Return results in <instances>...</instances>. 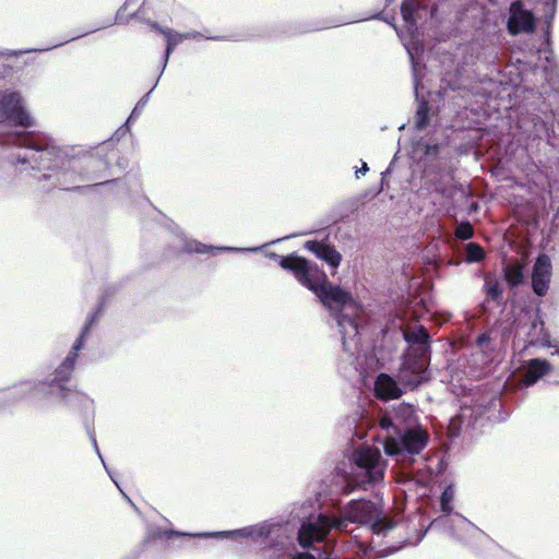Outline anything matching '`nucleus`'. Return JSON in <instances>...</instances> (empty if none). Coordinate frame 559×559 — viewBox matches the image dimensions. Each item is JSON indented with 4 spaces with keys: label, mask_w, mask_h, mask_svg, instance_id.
I'll use <instances>...</instances> for the list:
<instances>
[{
    "label": "nucleus",
    "mask_w": 559,
    "mask_h": 559,
    "mask_svg": "<svg viewBox=\"0 0 559 559\" xmlns=\"http://www.w3.org/2000/svg\"><path fill=\"white\" fill-rule=\"evenodd\" d=\"M352 438L380 442L384 453L408 467L430 441L428 429L421 425L417 407L397 403L385 408H361L346 418Z\"/></svg>",
    "instance_id": "nucleus-1"
},
{
    "label": "nucleus",
    "mask_w": 559,
    "mask_h": 559,
    "mask_svg": "<svg viewBox=\"0 0 559 559\" xmlns=\"http://www.w3.org/2000/svg\"><path fill=\"white\" fill-rule=\"evenodd\" d=\"M350 523L371 536L370 550L373 538L389 537L400 525L386 516L381 503L359 498L349 500L340 513L317 511L310 503L297 506L284 523V532L292 526L296 528V542L301 548L318 547L331 532L345 530Z\"/></svg>",
    "instance_id": "nucleus-2"
},
{
    "label": "nucleus",
    "mask_w": 559,
    "mask_h": 559,
    "mask_svg": "<svg viewBox=\"0 0 559 559\" xmlns=\"http://www.w3.org/2000/svg\"><path fill=\"white\" fill-rule=\"evenodd\" d=\"M112 147V141L107 140L95 148V152H83L74 146L57 145L52 139L46 150L31 152L28 158L35 166L31 176H36L44 191L60 189L66 191L79 190L81 181L103 179L111 175L110 157L104 154ZM24 154L22 158H26Z\"/></svg>",
    "instance_id": "nucleus-3"
},
{
    "label": "nucleus",
    "mask_w": 559,
    "mask_h": 559,
    "mask_svg": "<svg viewBox=\"0 0 559 559\" xmlns=\"http://www.w3.org/2000/svg\"><path fill=\"white\" fill-rule=\"evenodd\" d=\"M35 119L31 116L20 92H0V146L5 150L0 155V182H9L15 176L32 175L35 166L29 151H44L52 138L35 130Z\"/></svg>",
    "instance_id": "nucleus-4"
},
{
    "label": "nucleus",
    "mask_w": 559,
    "mask_h": 559,
    "mask_svg": "<svg viewBox=\"0 0 559 559\" xmlns=\"http://www.w3.org/2000/svg\"><path fill=\"white\" fill-rule=\"evenodd\" d=\"M318 302L329 312L330 320L341 335L342 347L349 357L359 355L362 347V335L368 326L358 312L361 309L353 293L340 284L325 280L313 293Z\"/></svg>",
    "instance_id": "nucleus-5"
},
{
    "label": "nucleus",
    "mask_w": 559,
    "mask_h": 559,
    "mask_svg": "<svg viewBox=\"0 0 559 559\" xmlns=\"http://www.w3.org/2000/svg\"><path fill=\"white\" fill-rule=\"evenodd\" d=\"M450 515L451 514L442 513L432 520L427 526H425L424 523H420L419 525L421 528H415L416 538L414 540L411 536L396 543L384 540L385 537H380L378 539L373 538L372 551H374L379 558L388 557L401 550L406 545H418L425 538L429 530H438L447 533L460 544L471 548L477 556L480 555L478 549L479 546L487 548L497 547L489 535L465 516L460 513H455L454 518H450Z\"/></svg>",
    "instance_id": "nucleus-6"
},
{
    "label": "nucleus",
    "mask_w": 559,
    "mask_h": 559,
    "mask_svg": "<svg viewBox=\"0 0 559 559\" xmlns=\"http://www.w3.org/2000/svg\"><path fill=\"white\" fill-rule=\"evenodd\" d=\"M441 150L442 145L437 142L426 139L413 141L409 158L419 174L415 168L411 170V176L406 179L409 189L418 192H435L444 198L453 195V175L449 168L440 164Z\"/></svg>",
    "instance_id": "nucleus-7"
},
{
    "label": "nucleus",
    "mask_w": 559,
    "mask_h": 559,
    "mask_svg": "<svg viewBox=\"0 0 559 559\" xmlns=\"http://www.w3.org/2000/svg\"><path fill=\"white\" fill-rule=\"evenodd\" d=\"M386 462L379 449L369 445L347 449L345 457L334 468L335 477L350 492L355 487L366 488L383 481Z\"/></svg>",
    "instance_id": "nucleus-8"
},
{
    "label": "nucleus",
    "mask_w": 559,
    "mask_h": 559,
    "mask_svg": "<svg viewBox=\"0 0 559 559\" xmlns=\"http://www.w3.org/2000/svg\"><path fill=\"white\" fill-rule=\"evenodd\" d=\"M400 319L393 318L379 328L380 345L391 349V342L406 343L401 356L402 362L406 360H419L424 370L428 369L431 353V336L424 325H416L413 330H403Z\"/></svg>",
    "instance_id": "nucleus-9"
},
{
    "label": "nucleus",
    "mask_w": 559,
    "mask_h": 559,
    "mask_svg": "<svg viewBox=\"0 0 559 559\" xmlns=\"http://www.w3.org/2000/svg\"><path fill=\"white\" fill-rule=\"evenodd\" d=\"M522 337L524 347L550 348L551 335L545 326L542 301L530 302L520 308L512 321L502 328V338Z\"/></svg>",
    "instance_id": "nucleus-10"
},
{
    "label": "nucleus",
    "mask_w": 559,
    "mask_h": 559,
    "mask_svg": "<svg viewBox=\"0 0 559 559\" xmlns=\"http://www.w3.org/2000/svg\"><path fill=\"white\" fill-rule=\"evenodd\" d=\"M430 380L429 370H424L419 360L401 362L397 374L379 373L373 382L377 397L389 401L418 389Z\"/></svg>",
    "instance_id": "nucleus-11"
},
{
    "label": "nucleus",
    "mask_w": 559,
    "mask_h": 559,
    "mask_svg": "<svg viewBox=\"0 0 559 559\" xmlns=\"http://www.w3.org/2000/svg\"><path fill=\"white\" fill-rule=\"evenodd\" d=\"M71 379H59L51 374L48 400L61 402L72 413H78L83 426L94 423V400L83 392L72 390L68 384Z\"/></svg>",
    "instance_id": "nucleus-12"
},
{
    "label": "nucleus",
    "mask_w": 559,
    "mask_h": 559,
    "mask_svg": "<svg viewBox=\"0 0 559 559\" xmlns=\"http://www.w3.org/2000/svg\"><path fill=\"white\" fill-rule=\"evenodd\" d=\"M50 383L51 372L20 381L0 395V412L26 400H48Z\"/></svg>",
    "instance_id": "nucleus-13"
},
{
    "label": "nucleus",
    "mask_w": 559,
    "mask_h": 559,
    "mask_svg": "<svg viewBox=\"0 0 559 559\" xmlns=\"http://www.w3.org/2000/svg\"><path fill=\"white\" fill-rule=\"evenodd\" d=\"M286 272L290 273L302 287L312 294L326 278V273L316 262L299 254L289 263Z\"/></svg>",
    "instance_id": "nucleus-14"
},
{
    "label": "nucleus",
    "mask_w": 559,
    "mask_h": 559,
    "mask_svg": "<svg viewBox=\"0 0 559 559\" xmlns=\"http://www.w3.org/2000/svg\"><path fill=\"white\" fill-rule=\"evenodd\" d=\"M284 531V523L280 521H263L255 525H249L241 528L228 530V531H213L200 534L201 536L223 539V538H252V539H266L275 531Z\"/></svg>",
    "instance_id": "nucleus-15"
},
{
    "label": "nucleus",
    "mask_w": 559,
    "mask_h": 559,
    "mask_svg": "<svg viewBox=\"0 0 559 559\" xmlns=\"http://www.w3.org/2000/svg\"><path fill=\"white\" fill-rule=\"evenodd\" d=\"M537 17L532 9L525 7L523 0H513L508 8L507 31L511 36L534 33Z\"/></svg>",
    "instance_id": "nucleus-16"
},
{
    "label": "nucleus",
    "mask_w": 559,
    "mask_h": 559,
    "mask_svg": "<svg viewBox=\"0 0 559 559\" xmlns=\"http://www.w3.org/2000/svg\"><path fill=\"white\" fill-rule=\"evenodd\" d=\"M404 46L407 50L412 66L413 84L417 99V108L415 111V128L418 131H424L427 129L431 120V106L429 102L424 98H418V86L424 75V68L420 69V62L417 60L413 49L407 44H404Z\"/></svg>",
    "instance_id": "nucleus-17"
},
{
    "label": "nucleus",
    "mask_w": 559,
    "mask_h": 559,
    "mask_svg": "<svg viewBox=\"0 0 559 559\" xmlns=\"http://www.w3.org/2000/svg\"><path fill=\"white\" fill-rule=\"evenodd\" d=\"M476 417H485L491 423L504 421L510 416L500 395L492 393L478 399L472 409Z\"/></svg>",
    "instance_id": "nucleus-18"
},
{
    "label": "nucleus",
    "mask_w": 559,
    "mask_h": 559,
    "mask_svg": "<svg viewBox=\"0 0 559 559\" xmlns=\"http://www.w3.org/2000/svg\"><path fill=\"white\" fill-rule=\"evenodd\" d=\"M519 369V386L526 389L548 376L554 370V366L546 358L535 357L521 361Z\"/></svg>",
    "instance_id": "nucleus-19"
},
{
    "label": "nucleus",
    "mask_w": 559,
    "mask_h": 559,
    "mask_svg": "<svg viewBox=\"0 0 559 559\" xmlns=\"http://www.w3.org/2000/svg\"><path fill=\"white\" fill-rule=\"evenodd\" d=\"M551 274L552 265L550 258L545 253L538 254L534 261L531 274L532 290L537 297H544L548 293Z\"/></svg>",
    "instance_id": "nucleus-20"
},
{
    "label": "nucleus",
    "mask_w": 559,
    "mask_h": 559,
    "mask_svg": "<svg viewBox=\"0 0 559 559\" xmlns=\"http://www.w3.org/2000/svg\"><path fill=\"white\" fill-rule=\"evenodd\" d=\"M88 335L79 333L69 353L62 361L51 371L59 379H72L81 350L85 347Z\"/></svg>",
    "instance_id": "nucleus-21"
},
{
    "label": "nucleus",
    "mask_w": 559,
    "mask_h": 559,
    "mask_svg": "<svg viewBox=\"0 0 559 559\" xmlns=\"http://www.w3.org/2000/svg\"><path fill=\"white\" fill-rule=\"evenodd\" d=\"M261 250V247H249V248H240V247H230V246H214L206 245L195 239L185 240L182 251L186 253H222V252H257Z\"/></svg>",
    "instance_id": "nucleus-22"
},
{
    "label": "nucleus",
    "mask_w": 559,
    "mask_h": 559,
    "mask_svg": "<svg viewBox=\"0 0 559 559\" xmlns=\"http://www.w3.org/2000/svg\"><path fill=\"white\" fill-rule=\"evenodd\" d=\"M532 134L536 138H545L547 143L550 145H555L556 132L554 129V122H559L558 120H552L551 117H542L539 115L532 116Z\"/></svg>",
    "instance_id": "nucleus-23"
},
{
    "label": "nucleus",
    "mask_w": 559,
    "mask_h": 559,
    "mask_svg": "<svg viewBox=\"0 0 559 559\" xmlns=\"http://www.w3.org/2000/svg\"><path fill=\"white\" fill-rule=\"evenodd\" d=\"M457 22L461 27L481 28L485 22L484 10L478 4H473L457 13Z\"/></svg>",
    "instance_id": "nucleus-24"
},
{
    "label": "nucleus",
    "mask_w": 559,
    "mask_h": 559,
    "mask_svg": "<svg viewBox=\"0 0 559 559\" xmlns=\"http://www.w3.org/2000/svg\"><path fill=\"white\" fill-rule=\"evenodd\" d=\"M204 533L205 532L190 533V532L177 531L174 528L167 530V528H162L159 526H151L147 531L145 542H147L150 539L155 540V539H162V538L170 539L173 537H190V538L207 539L209 537L199 535V534H204Z\"/></svg>",
    "instance_id": "nucleus-25"
},
{
    "label": "nucleus",
    "mask_w": 559,
    "mask_h": 559,
    "mask_svg": "<svg viewBox=\"0 0 559 559\" xmlns=\"http://www.w3.org/2000/svg\"><path fill=\"white\" fill-rule=\"evenodd\" d=\"M102 27H98V28H94V29H91V31H87L83 34H80V35H76V36H73L72 38L66 40V41H62V43H58V44H55L52 45L51 47H48V48H27V49H22V50H10V49H4V50H1L0 51V56L1 57H17V56H22V55H25V53H31V52H44V51H48L50 49H55V48H58V47H61L63 46L64 44L69 43V41H72V40H76L81 37H84L88 34H92V33H95L97 31H99Z\"/></svg>",
    "instance_id": "nucleus-26"
},
{
    "label": "nucleus",
    "mask_w": 559,
    "mask_h": 559,
    "mask_svg": "<svg viewBox=\"0 0 559 559\" xmlns=\"http://www.w3.org/2000/svg\"><path fill=\"white\" fill-rule=\"evenodd\" d=\"M317 258L326 263L333 270H336L343 260L342 254L328 241V239H325V243L320 249Z\"/></svg>",
    "instance_id": "nucleus-27"
},
{
    "label": "nucleus",
    "mask_w": 559,
    "mask_h": 559,
    "mask_svg": "<svg viewBox=\"0 0 559 559\" xmlns=\"http://www.w3.org/2000/svg\"><path fill=\"white\" fill-rule=\"evenodd\" d=\"M288 559H338L333 555H324L321 547L302 548V550H294Z\"/></svg>",
    "instance_id": "nucleus-28"
},
{
    "label": "nucleus",
    "mask_w": 559,
    "mask_h": 559,
    "mask_svg": "<svg viewBox=\"0 0 559 559\" xmlns=\"http://www.w3.org/2000/svg\"><path fill=\"white\" fill-rule=\"evenodd\" d=\"M153 91H154V88L152 87L147 93H145L138 100V103L135 104V106L131 110L129 117L127 118V120L124 122V127H126L127 131L131 130V124L133 122H135L139 119V117L141 116V114L143 112L144 108L146 107V105H147V103L150 100V97H151V94H152Z\"/></svg>",
    "instance_id": "nucleus-29"
},
{
    "label": "nucleus",
    "mask_w": 559,
    "mask_h": 559,
    "mask_svg": "<svg viewBox=\"0 0 559 559\" xmlns=\"http://www.w3.org/2000/svg\"><path fill=\"white\" fill-rule=\"evenodd\" d=\"M103 311H104V301L100 300V301H98L95 309L87 313L86 319H85L80 332L90 336L92 330L98 323L99 318L103 314Z\"/></svg>",
    "instance_id": "nucleus-30"
},
{
    "label": "nucleus",
    "mask_w": 559,
    "mask_h": 559,
    "mask_svg": "<svg viewBox=\"0 0 559 559\" xmlns=\"http://www.w3.org/2000/svg\"><path fill=\"white\" fill-rule=\"evenodd\" d=\"M103 311H104V301L100 300V301H98L95 309L87 313L86 319H85L80 332L90 336L92 330L98 323L99 318L103 314Z\"/></svg>",
    "instance_id": "nucleus-31"
},
{
    "label": "nucleus",
    "mask_w": 559,
    "mask_h": 559,
    "mask_svg": "<svg viewBox=\"0 0 559 559\" xmlns=\"http://www.w3.org/2000/svg\"><path fill=\"white\" fill-rule=\"evenodd\" d=\"M103 311H104V301L100 300V301H98L95 309L87 313L86 319H85L80 332L90 336L92 330L98 323L99 318L103 314Z\"/></svg>",
    "instance_id": "nucleus-32"
},
{
    "label": "nucleus",
    "mask_w": 559,
    "mask_h": 559,
    "mask_svg": "<svg viewBox=\"0 0 559 559\" xmlns=\"http://www.w3.org/2000/svg\"><path fill=\"white\" fill-rule=\"evenodd\" d=\"M485 257L484 248L474 241H469L464 246V261L467 264L478 263Z\"/></svg>",
    "instance_id": "nucleus-33"
},
{
    "label": "nucleus",
    "mask_w": 559,
    "mask_h": 559,
    "mask_svg": "<svg viewBox=\"0 0 559 559\" xmlns=\"http://www.w3.org/2000/svg\"><path fill=\"white\" fill-rule=\"evenodd\" d=\"M453 500H454V485L448 484L440 496L439 503H440V511L445 514H452L453 513Z\"/></svg>",
    "instance_id": "nucleus-34"
},
{
    "label": "nucleus",
    "mask_w": 559,
    "mask_h": 559,
    "mask_svg": "<svg viewBox=\"0 0 559 559\" xmlns=\"http://www.w3.org/2000/svg\"><path fill=\"white\" fill-rule=\"evenodd\" d=\"M503 277L507 284L512 288H516L525 283V273L521 267L504 269Z\"/></svg>",
    "instance_id": "nucleus-35"
},
{
    "label": "nucleus",
    "mask_w": 559,
    "mask_h": 559,
    "mask_svg": "<svg viewBox=\"0 0 559 559\" xmlns=\"http://www.w3.org/2000/svg\"><path fill=\"white\" fill-rule=\"evenodd\" d=\"M484 292L488 300L500 304L503 298V287L498 281H485Z\"/></svg>",
    "instance_id": "nucleus-36"
},
{
    "label": "nucleus",
    "mask_w": 559,
    "mask_h": 559,
    "mask_svg": "<svg viewBox=\"0 0 559 559\" xmlns=\"http://www.w3.org/2000/svg\"><path fill=\"white\" fill-rule=\"evenodd\" d=\"M180 37L182 40L185 39H206V40H237L235 35H204L198 31H191L186 33H180Z\"/></svg>",
    "instance_id": "nucleus-37"
},
{
    "label": "nucleus",
    "mask_w": 559,
    "mask_h": 559,
    "mask_svg": "<svg viewBox=\"0 0 559 559\" xmlns=\"http://www.w3.org/2000/svg\"><path fill=\"white\" fill-rule=\"evenodd\" d=\"M85 430H86V433L93 444V448L97 454V456L99 457V460L102 461V464L104 466V468L106 469L108 476L110 478H112V473L110 472V469L108 468L102 453H100V450H99V447H98V443H97V440H96V435H95V430H94V427H93V423H88L87 426H84Z\"/></svg>",
    "instance_id": "nucleus-38"
},
{
    "label": "nucleus",
    "mask_w": 559,
    "mask_h": 559,
    "mask_svg": "<svg viewBox=\"0 0 559 559\" xmlns=\"http://www.w3.org/2000/svg\"><path fill=\"white\" fill-rule=\"evenodd\" d=\"M474 236V228L469 221L463 219L455 228V237L460 240L467 241Z\"/></svg>",
    "instance_id": "nucleus-39"
},
{
    "label": "nucleus",
    "mask_w": 559,
    "mask_h": 559,
    "mask_svg": "<svg viewBox=\"0 0 559 559\" xmlns=\"http://www.w3.org/2000/svg\"><path fill=\"white\" fill-rule=\"evenodd\" d=\"M269 258L275 262H277V264L284 270L286 271L287 266L289 265V263L294 260V259H297L298 258V253L297 252H292V253H288L286 255H281L276 252H271L269 254Z\"/></svg>",
    "instance_id": "nucleus-40"
},
{
    "label": "nucleus",
    "mask_w": 559,
    "mask_h": 559,
    "mask_svg": "<svg viewBox=\"0 0 559 559\" xmlns=\"http://www.w3.org/2000/svg\"><path fill=\"white\" fill-rule=\"evenodd\" d=\"M164 37L166 40L165 51L173 55L176 47L182 41V38L180 37V33H178L174 29H170V35H165Z\"/></svg>",
    "instance_id": "nucleus-41"
},
{
    "label": "nucleus",
    "mask_w": 559,
    "mask_h": 559,
    "mask_svg": "<svg viewBox=\"0 0 559 559\" xmlns=\"http://www.w3.org/2000/svg\"><path fill=\"white\" fill-rule=\"evenodd\" d=\"M442 87L451 91H462L465 88V85L460 78L442 79Z\"/></svg>",
    "instance_id": "nucleus-42"
},
{
    "label": "nucleus",
    "mask_w": 559,
    "mask_h": 559,
    "mask_svg": "<svg viewBox=\"0 0 559 559\" xmlns=\"http://www.w3.org/2000/svg\"><path fill=\"white\" fill-rule=\"evenodd\" d=\"M399 153H400V151H397L394 154V156H393L392 160L390 162L389 166L386 167V169L381 173V190H383L386 185V178L389 176H391L392 173L394 171L395 163L399 158Z\"/></svg>",
    "instance_id": "nucleus-43"
},
{
    "label": "nucleus",
    "mask_w": 559,
    "mask_h": 559,
    "mask_svg": "<svg viewBox=\"0 0 559 559\" xmlns=\"http://www.w3.org/2000/svg\"><path fill=\"white\" fill-rule=\"evenodd\" d=\"M324 243H325V240L319 241L317 239H311V240H307L304 243V248L306 250H308L309 252H311L317 258V255L319 254L320 249L322 248V246Z\"/></svg>",
    "instance_id": "nucleus-44"
},
{
    "label": "nucleus",
    "mask_w": 559,
    "mask_h": 559,
    "mask_svg": "<svg viewBox=\"0 0 559 559\" xmlns=\"http://www.w3.org/2000/svg\"><path fill=\"white\" fill-rule=\"evenodd\" d=\"M490 334L488 332L480 333L475 338V344L478 348L484 349L490 343Z\"/></svg>",
    "instance_id": "nucleus-45"
},
{
    "label": "nucleus",
    "mask_w": 559,
    "mask_h": 559,
    "mask_svg": "<svg viewBox=\"0 0 559 559\" xmlns=\"http://www.w3.org/2000/svg\"><path fill=\"white\" fill-rule=\"evenodd\" d=\"M146 23L148 24V26L151 27L152 31H155L159 34H162L163 36L165 35H170V29L171 28H168V27H164L162 26L158 22L156 21H151V20H147Z\"/></svg>",
    "instance_id": "nucleus-46"
},
{
    "label": "nucleus",
    "mask_w": 559,
    "mask_h": 559,
    "mask_svg": "<svg viewBox=\"0 0 559 559\" xmlns=\"http://www.w3.org/2000/svg\"><path fill=\"white\" fill-rule=\"evenodd\" d=\"M170 56H171V53H168L167 51H164V53L162 56V60H160V71H159V74H158L154 85H153V88H155L157 86L160 76L163 75L165 69L167 68V64L169 62Z\"/></svg>",
    "instance_id": "nucleus-47"
},
{
    "label": "nucleus",
    "mask_w": 559,
    "mask_h": 559,
    "mask_svg": "<svg viewBox=\"0 0 559 559\" xmlns=\"http://www.w3.org/2000/svg\"><path fill=\"white\" fill-rule=\"evenodd\" d=\"M361 166L359 168H356L355 176L357 179H359L361 176H365L369 171V166L365 160H360Z\"/></svg>",
    "instance_id": "nucleus-48"
},
{
    "label": "nucleus",
    "mask_w": 559,
    "mask_h": 559,
    "mask_svg": "<svg viewBox=\"0 0 559 559\" xmlns=\"http://www.w3.org/2000/svg\"><path fill=\"white\" fill-rule=\"evenodd\" d=\"M141 552H142V549L140 547H138V548L130 550L126 555H123L120 559H138L141 555Z\"/></svg>",
    "instance_id": "nucleus-49"
},
{
    "label": "nucleus",
    "mask_w": 559,
    "mask_h": 559,
    "mask_svg": "<svg viewBox=\"0 0 559 559\" xmlns=\"http://www.w3.org/2000/svg\"><path fill=\"white\" fill-rule=\"evenodd\" d=\"M120 182V178L105 179L104 181L94 183L93 187H107Z\"/></svg>",
    "instance_id": "nucleus-50"
},
{
    "label": "nucleus",
    "mask_w": 559,
    "mask_h": 559,
    "mask_svg": "<svg viewBox=\"0 0 559 559\" xmlns=\"http://www.w3.org/2000/svg\"><path fill=\"white\" fill-rule=\"evenodd\" d=\"M128 131L126 130V127L124 124L121 126L116 132L115 134L112 135V138L110 139L112 142H114V138L117 139V141L119 140L120 136L124 135Z\"/></svg>",
    "instance_id": "nucleus-51"
},
{
    "label": "nucleus",
    "mask_w": 559,
    "mask_h": 559,
    "mask_svg": "<svg viewBox=\"0 0 559 559\" xmlns=\"http://www.w3.org/2000/svg\"><path fill=\"white\" fill-rule=\"evenodd\" d=\"M401 8H418L416 0H403Z\"/></svg>",
    "instance_id": "nucleus-52"
},
{
    "label": "nucleus",
    "mask_w": 559,
    "mask_h": 559,
    "mask_svg": "<svg viewBox=\"0 0 559 559\" xmlns=\"http://www.w3.org/2000/svg\"><path fill=\"white\" fill-rule=\"evenodd\" d=\"M385 17L386 16L384 15V13L382 11H379V12L374 13L373 15H371L369 19L384 21Z\"/></svg>",
    "instance_id": "nucleus-53"
},
{
    "label": "nucleus",
    "mask_w": 559,
    "mask_h": 559,
    "mask_svg": "<svg viewBox=\"0 0 559 559\" xmlns=\"http://www.w3.org/2000/svg\"><path fill=\"white\" fill-rule=\"evenodd\" d=\"M111 480L115 483V485H116V486L118 487V489L121 491V493H122L123 498H124L127 501H129V502L134 507V504H133V502L131 501V499L127 496V493H124V492L122 491V489L120 488V486H119L118 481L115 479V477H114V476H112Z\"/></svg>",
    "instance_id": "nucleus-54"
},
{
    "label": "nucleus",
    "mask_w": 559,
    "mask_h": 559,
    "mask_svg": "<svg viewBox=\"0 0 559 559\" xmlns=\"http://www.w3.org/2000/svg\"><path fill=\"white\" fill-rule=\"evenodd\" d=\"M295 236H296V235H288V236H285V237L278 238V239H276V240H273V241L269 242L267 245H273V243H276V242H281V241H283V240H286V239L293 238V237H295Z\"/></svg>",
    "instance_id": "nucleus-55"
},
{
    "label": "nucleus",
    "mask_w": 559,
    "mask_h": 559,
    "mask_svg": "<svg viewBox=\"0 0 559 559\" xmlns=\"http://www.w3.org/2000/svg\"><path fill=\"white\" fill-rule=\"evenodd\" d=\"M383 22H385V23L392 25L394 28H396V26L391 22V20L389 17H385Z\"/></svg>",
    "instance_id": "nucleus-56"
},
{
    "label": "nucleus",
    "mask_w": 559,
    "mask_h": 559,
    "mask_svg": "<svg viewBox=\"0 0 559 559\" xmlns=\"http://www.w3.org/2000/svg\"><path fill=\"white\" fill-rule=\"evenodd\" d=\"M395 0H385V7L391 5Z\"/></svg>",
    "instance_id": "nucleus-57"
},
{
    "label": "nucleus",
    "mask_w": 559,
    "mask_h": 559,
    "mask_svg": "<svg viewBox=\"0 0 559 559\" xmlns=\"http://www.w3.org/2000/svg\"><path fill=\"white\" fill-rule=\"evenodd\" d=\"M405 127H406V124H405V123H403V124H401V126L399 127V130H404V129H405Z\"/></svg>",
    "instance_id": "nucleus-58"
},
{
    "label": "nucleus",
    "mask_w": 559,
    "mask_h": 559,
    "mask_svg": "<svg viewBox=\"0 0 559 559\" xmlns=\"http://www.w3.org/2000/svg\"><path fill=\"white\" fill-rule=\"evenodd\" d=\"M360 537H361L360 535H353V538L356 540H359Z\"/></svg>",
    "instance_id": "nucleus-59"
},
{
    "label": "nucleus",
    "mask_w": 559,
    "mask_h": 559,
    "mask_svg": "<svg viewBox=\"0 0 559 559\" xmlns=\"http://www.w3.org/2000/svg\"><path fill=\"white\" fill-rule=\"evenodd\" d=\"M277 546H278V544H277V543H275V544H271V545H270V547H277Z\"/></svg>",
    "instance_id": "nucleus-60"
},
{
    "label": "nucleus",
    "mask_w": 559,
    "mask_h": 559,
    "mask_svg": "<svg viewBox=\"0 0 559 559\" xmlns=\"http://www.w3.org/2000/svg\"><path fill=\"white\" fill-rule=\"evenodd\" d=\"M121 17H122L123 20H126V19H127V16H124V12H121Z\"/></svg>",
    "instance_id": "nucleus-61"
},
{
    "label": "nucleus",
    "mask_w": 559,
    "mask_h": 559,
    "mask_svg": "<svg viewBox=\"0 0 559 559\" xmlns=\"http://www.w3.org/2000/svg\"><path fill=\"white\" fill-rule=\"evenodd\" d=\"M556 354L559 355V347L556 349Z\"/></svg>",
    "instance_id": "nucleus-62"
}]
</instances>
